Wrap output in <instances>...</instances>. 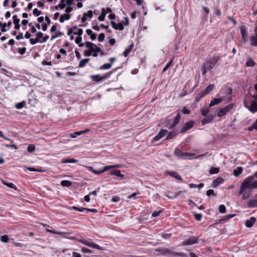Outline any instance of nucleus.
I'll return each mask as SVG.
<instances>
[{"label":"nucleus","instance_id":"nucleus-1","mask_svg":"<svg viewBox=\"0 0 257 257\" xmlns=\"http://www.w3.org/2000/svg\"><path fill=\"white\" fill-rule=\"evenodd\" d=\"M250 179H251V178H246L241 183L238 191L239 195L243 194L246 189H257V180L250 184L249 181Z\"/></svg>","mask_w":257,"mask_h":257},{"label":"nucleus","instance_id":"nucleus-2","mask_svg":"<svg viewBox=\"0 0 257 257\" xmlns=\"http://www.w3.org/2000/svg\"><path fill=\"white\" fill-rule=\"evenodd\" d=\"M218 57L214 56L203 63L201 65L202 75L205 74L207 71H209L212 69L218 62Z\"/></svg>","mask_w":257,"mask_h":257},{"label":"nucleus","instance_id":"nucleus-3","mask_svg":"<svg viewBox=\"0 0 257 257\" xmlns=\"http://www.w3.org/2000/svg\"><path fill=\"white\" fill-rule=\"evenodd\" d=\"M244 105L252 113H254L257 111V102L255 101H252L250 105H248L247 104L246 100H244Z\"/></svg>","mask_w":257,"mask_h":257},{"label":"nucleus","instance_id":"nucleus-4","mask_svg":"<svg viewBox=\"0 0 257 257\" xmlns=\"http://www.w3.org/2000/svg\"><path fill=\"white\" fill-rule=\"evenodd\" d=\"M78 241L85 245L89 246V247H91L92 248H95L97 249H99V250L102 249V247L98 245V244H95L93 242H89L85 239H80V240H79Z\"/></svg>","mask_w":257,"mask_h":257},{"label":"nucleus","instance_id":"nucleus-5","mask_svg":"<svg viewBox=\"0 0 257 257\" xmlns=\"http://www.w3.org/2000/svg\"><path fill=\"white\" fill-rule=\"evenodd\" d=\"M249 41L251 46L257 47V25L254 30V34L250 37Z\"/></svg>","mask_w":257,"mask_h":257},{"label":"nucleus","instance_id":"nucleus-6","mask_svg":"<svg viewBox=\"0 0 257 257\" xmlns=\"http://www.w3.org/2000/svg\"><path fill=\"white\" fill-rule=\"evenodd\" d=\"M240 34L243 42L245 43L248 40V35L247 33V29L245 26H241L240 27Z\"/></svg>","mask_w":257,"mask_h":257},{"label":"nucleus","instance_id":"nucleus-7","mask_svg":"<svg viewBox=\"0 0 257 257\" xmlns=\"http://www.w3.org/2000/svg\"><path fill=\"white\" fill-rule=\"evenodd\" d=\"M194 124V122L193 120H190L188 122H186L181 129L180 133H183L185 132L187 130L192 128Z\"/></svg>","mask_w":257,"mask_h":257},{"label":"nucleus","instance_id":"nucleus-8","mask_svg":"<svg viewBox=\"0 0 257 257\" xmlns=\"http://www.w3.org/2000/svg\"><path fill=\"white\" fill-rule=\"evenodd\" d=\"M198 238L195 236H192L188 239L183 241L182 245H190L197 243Z\"/></svg>","mask_w":257,"mask_h":257},{"label":"nucleus","instance_id":"nucleus-9","mask_svg":"<svg viewBox=\"0 0 257 257\" xmlns=\"http://www.w3.org/2000/svg\"><path fill=\"white\" fill-rule=\"evenodd\" d=\"M168 133V131L166 130L161 129L159 132V134L155 136L153 139V141H157L166 136Z\"/></svg>","mask_w":257,"mask_h":257},{"label":"nucleus","instance_id":"nucleus-10","mask_svg":"<svg viewBox=\"0 0 257 257\" xmlns=\"http://www.w3.org/2000/svg\"><path fill=\"white\" fill-rule=\"evenodd\" d=\"M174 155L178 157H187L194 155V154L189 153H183L178 148H176L174 150Z\"/></svg>","mask_w":257,"mask_h":257},{"label":"nucleus","instance_id":"nucleus-11","mask_svg":"<svg viewBox=\"0 0 257 257\" xmlns=\"http://www.w3.org/2000/svg\"><path fill=\"white\" fill-rule=\"evenodd\" d=\"M42 225L45 227L46 231L48 232H50L55 234H58L60 235H68V233L67 232H60V231H55L52 230H50L49 229L50 227V226L46 224H43L42 223Z\"/></svg>","mask_w":257,"mask_h":257},{"label":"nucleus","instance_id":"nucleus-12","mask_svg":"<svg viewBox=\"0 0 257 257\" xmlns=\"http://www.w3.org/2000/svg\"><path fill=\"white\" fill-rule=\"evenodd\" d=\"M123 22H122L120 23H116L114 21L110 22V24H111L112 27L115 30H118L119 31H122L123 30L124 27H123Z\"/></svg>","mask_w":257,"mask_h":257},{"label":"nucleus","instance_id":"nucleus-13","mask_svg":"<svg viewBox=\"0 0 257 257\" xmlns=\"http://www.w3.org/2000/svg\"><path fill=\"white\" fill-rule=\"evenodd\" d=\"M87 168L90 171L92 172L94 174L96 175H100L103 172L106 171L108 170V169H107L106 166L104 167L103 169L99 171H96L93 169L92 167H87Z\"/></svg>","mask_w":257,"mask_h":257},{"label":"nucleus","instance_id":"nucleus-14","mask_svg":"<svg viewBox=\"0 0 257 257\" xmlns=\"http://www.w3.org/2000/svg\"><path fill=\"white\" fill-rule=\"evenodd\" d=\"M256 219L254 217H251L250 218L249 220H247L245 221V225L247 227L249 228L251 227L253 224L255 222Z\"/></svg>","mask_w":257,"mask_h":257},{"label":"nucleus","instance_id":"nucleus-15","mask_svg":"<svg viewBox=\"0 0 257 257\" xmlns=\"http://www.w3.org/2000/svg\"><path fill=\"white\" fill-rule=\"evenodd\" d=\"M181 119V116L179 113H178L177 116L175 117L173 123L170 125L169 128L172 129L174 128L180 121Z\"/></svg>","mask_w":257,"mask_h":257},{"label":"nucleus","instance_id":"nucleus-16","mask_svg":"<svg viewBox=\"0 0 257 257\" xmlns=\"http://www.w3.org/2000/svg\"><path fill=\"white\" fill-rule=\"evenodd\" d=\"M13 23L15 24V28L16 30H19L20 28V25L19 24L20 20L18 19L17 15H14L13 17Z\"/></svg>","mask_w":257,"mask_h":257},{"label":"nucleus","instance_id":"nucleus-17","mask_svg":"<svg viewBox=\"0 0 257 257\" xmlns=\"http://www.w3.org/2000/svg\"><path fill=\"white\" fill-rule=\"evenodd\" d=\"M134 47V44H131L130 45L124 50L123 53V56L126 57L128 56V55L130 53V52L132 51L133 48Z\"/></svg>","mask_w":257,"mask_h":257},{"label":"nucleus","instance_id":"nucleus-18","mask_svg":"<svg viewBox=\"0 0 257 257\" xmlns=\"http://www.w3.org/2000/svg\"><path fill=\"white\" fill-rule=\"evenodd\" d=\"M222 101V99L221 98H214L213 100H212L209 103V106L212 107L215 105L218 104L221 102Z\"/></svg>","mask_w":257,"mask_h":257},{"label":"nucleus","instance_id":"nucleus-19","mask_svg":"<svg viewBox=\"0 0 257 257\" xmlns=\"http://www.w3.org/2000/svg\"><path fill=\"white\" fill-rule=\"evenodd\" d=\"M247 206L249 208L257 207V199H251L248 201Z\"/></svg>","mask_w":257,"mask_h":257},{"label":"nucleus","instance_id":"nucleus-20","mask_svg":"<svg viewBox=\"0 0 257 257\" xmlns=\"http://www.w3.org/2000/svg\"><path fill=\"white\" fill-rule=\"evenodd\" d=\"M165 253L170 254L172 256H182L183 253L181 252H174L169 249H167L165 251Z\"/></svg>","mask_w":257,"mask_h":257},{"label":"nucleus","instance_id":"nucleus-21","mask_svg":"<svg viewBox=\"0 0 257 257\" xmlns=\"http://www.w3.org/2000/svg\"><path fill=\"white\" fill-rule=\"evenodd\" d=\"M224 182V179L221 177H218L216 179H215L213 182L212 185L213 187H216L219 184L222 183Z\"/></svg>","mask_w":257,"mask_h":257},{"label":"nucleus","instance_id":"nucleus-22","mask_svg":"<svg viewBox=\"0 0 257 257\" xmlns=\"http://www.w3.org/2000/svg\"><path fill=\"white\" fill-rule=\"evenodd\" d=\"M168 174L170 175V176L175 178L176 179L179 181H182V177L178 174V173L174 171H170L168 172Z\"/></svg>","mask_w":257,"mask_h":257},{"label":"nucleus","instance_id":"nucleus-23","mask_svg":"<svg viewBox=\"0 0 257 257\" xmlns=\"http://www.w3.org/2000/svg\"><path fill=\"white\" fill-rule=\"evenodd\" d=\"M70 19V15L64 14L62 15L59 19V22L61 23H63L65 20H69Z\"/></svg>","mask_w":257,"mask_h":257},{"label":"nucleus","instance_id":"nucleus-24","mask_svg":"<svg viewBox=\"0 0 257 257\" xmlns=\"http://www.w3.org/2000/svg\"><path fill=\"white\" fill-rule=\"evenodd\" d=\"M110 174L111 175H115L116 176H117V177H119L120 178L124 177V175L121 174L120 170H115L110 171Z\"/></svg>","mask_w":257,"mask_h":257},{"label":"nucleus","instance_id":"nucleus-25","mask_svg":"<svg viewBox=\"0 0 257 257\" xmlns=\"http://www.w3.org/2000/svg\"><path fill=\"white\" fill-rule=\"evenodd\" d=\"M99 77H100L99 75H92L91 76V78L93 80V81H94L96 82H99V81L104 80L106 78V76L102 77L100 78Z\"/></svg>","mask_w":257,"mask_h":257},{"label":"nucleus","instance_id":"nucleus-26","mask_svg":"<svg viewBox=\"0 0 257 257\" xmlns=\"http://www.w3.org/2000/svg\"><path fill=\"white\" fill-rule=\"evenodd\" d=\"M12 25L11 22H9L7 24L6 23H0V28L2 27L1 32L3 33L6 32L7 30L6 29L7 26H10Z\"/></svg>","mask_w":257,"mask_h":257},{"label":"nucleus","instance_id":"nucleus-27","mask_svg":"<svg viewBox=\"0 0 257 257\" xmlns=\"http://www.w3.org/2000/svg\"><path fill=\"white\" fill-rule=\"evenodd\" d=\"M66 7L65 0H61L60 3L55 7V9L57 10L58 9L63 10Z\"/></svg>","mask_w":257,"mask_h":257},{"label":"nucleus","instance_id":"nucleus-28","mask_svg":"<svg viewBox=\"0 0 257 257\" xmlns=\"http://www.w3.org/2000/svg\"><path fill=\"white\" fill-rule=\"evenodd\" d=\"M243 171L242 168L241 167H237L235 170L233 171V175L235 177L238 176L240 174L242 173Z\"/></svg>","mask_w":257,"mask_h":257},{"label":"nucleus","instance_id":"nucleus-29","mask_svg":"<svg viewBox=\"0 0 257 257\" xmlns=\"http://www.w3.org/2000/svg\"><path fill=\"white\" fill-rule=\"evenodd\" d=\"M210 111V109L208 107H203L201 109V113L203 116H206Z\"/></svg>","mask_w":257,"mask_h":257},{"label":"nucleus","instance_id":"nucleus-30","mask_svg":"<svg viewBox=\"0 0 257 257\" xmlns=\"http://www.w3.org/2000/svg\"><path fill=\"white\" fill-rule=\"evenodd\" d=\"M86 34L88 36H90V39L92 40H94L96 39V34L95 33H93V32L91 30L87 29L86 31Z\"/></svg>","mask_w":257,"mask_h":257},{"label":"nucleus","instance_id":"nucleus-31","mask_svg":"<svg viewBox=\"0 0 257 257\" xmlns=\"http://www.w3.org/2000/svg\"><path fill=\"white\" fill-rule=\"evenodd\" d=\"M89 58H85L82 59L80 60L79 63V67L82 68L85 66V65L89 62Z\"/></svg>","mask_w":257,"mask_h":257},{"label":"nucleus","instance_id":"nucleus-32","mask_svg":"<svg viewBox=\"0 0 257 257\" xmlns=\"http://www.w3.org/2000/svg\"><path fill=\"white\" fill-rule=\"evenodd\" d=\"M106 12L104 8H103L101 11L100 15L98 17V20L99 21H103L104 20L105 17L106 16Z\"/></svg>","mask_w":257,"mask_h":257},{"label":"nucleus","instance_id":"nucleus-33","mask_svg":"<svg viewBox=\"0 0 257 257\" xmlns=\"http://www.w3.org/2000/svg\"><path fill=\"white\" fill-rule=\"evenodd\" d=\"M214 87V84H209L206 88L205 91L203 92L204 93H205V95H206L207 94L210 93L213 90Z\"/></svg>","mask_w":257,"mask_h":257},{"label":"nucleus","instance_id":"nucleus-34","mask_svg":"<svg viewBox=\"0 0 257 257\" xmlns=\"http://www.w3.org/2000/svg\"><path fill=\"white\" fill-rule=\"evenodd\" d=\"M205 95V93H204L202 92H200L199 94H198L195 98V100L196 102H199L201 98H202Z\"/></svg>","mask_w":257,"mask_h":257},{"label":"nucleus","instance_id":"nucleus-35","mask_svg":"<svg viewBox=\"0 0 257 257\" xmlns=\"http://www.w3.org/2000/svg\"><path fill=\"white\" fill-rule=\"evenodd\" d=\"M177 135V133L175 132H170L167 135L166 140H170L171 139H174L176 137Z\"/></svg>","mask_w":257,"mask_h":257},{"label":"nucleus","instance_id":"nucleus-36","mask_svg":"<svg viewBox=\"0 0 257 257\" xmlns=\"http://www.w3.org/2000/svg\"><path fill=\"white\" fill-rule=\"evenodd\" d=\"M227 113L226 109H225L224 107L221 109H220L217 113V116L219 117H221L225 114Z\"/></svg>","mask_w":257,"mask_h":257},{"label":"nucleus","instance_id":"nucleus-37","mask_svg":"<svg viewBox=\"0 0 257 257\" xmlns=\"http://www.w3.org/2000/svg\"><path fill=\"white\" fill-rule=\"evenodd\" d=\"M212 120V118L211 116H208L207 118H204L202 120L201 123L203 125L205 124L208 123L210 122Z\"/></svg>","mask_w":257,"mask_h":257},{"label":"nucleus","instance_id":"nucleus-38","mask_svg":"<svg viewBox=\"0 0 257 257\" xmlns=\"http://www.w3.org/2000/svg\"><path fill=\"white\" fill-rule=\"evenodd\" d=\"M85 46L87 47V48H89V49L92 51V52H94V50L93 49V45H94V44L91 43V42H86L85 43Z\"/></svg>","mask_w":257,"mask_h":257},{"label":"nucleus","instance_id":"nucleus-39","mask_svg":"<svg viewBox=\"0 0 257 257\" xmlns=\"http://www.w3.org/2000/svg\"><path fill=\"white\" fill-rule=\"evenodd\" d=\"M61 185L64 187H70L72 183L68 180H63L61 182Z\"/></svg>","mask_w":257,"mask_h":257},{"label":"nucleus","instance_id":"nucleus-40","mask_svg":"<svg viewBox=\"0 0 257 257\" xmlns=\"http://www.w3.org/2000/svg\"><path fill=\"white\" fill-rule=\"evenodd\" d=\"M253 130H257V119L255 120L254 123L250 127L247 128V130L249 132L252 131Z\"/></svg>","mask_w":257,"mask_h":257},{"label":"nucleus","instance_id":"nucleus-41","mask_svg":"<svg viewBox=\"0 0 257 257\" xmlns=\"http://www.w3.org/2000/svg\"><path fill=\"white\" fill-rule=\"evenodd\" d=\"M204 186L203 183H200L199 184H194L193 183H191L189 184V187L190 188H196L197 187L198 188H202Z\"/></svg>","mask_w":257,"mask_h":257},{"label":"nucleus","instance_id":"nucleus-42","mask_svg":"<svg viewBox=\"0 0 257 257\" xmlns=\"http://www.w3.org/2000/svg\"><path fill=\"white\" fill-rule=\"evenodd\" d=\"M219 171V168L212 167L209 170V173L211 174H217Z\"/></svg>","mask_w":257,"mask_h":257},{"label":"nucleus","instance_id":"nucleus-43","mask_svg":"<svg viewBox=\"0 0 257 257\" xmlns=\"http://www.w3.org/2000/svg\"><path fill=\"white\" fill-rule=\"evenodd\" d=\"M255 65V63L251 59H248L246 62V65L247 67H253Z\"/></svg>","mask_w":257,"mask_h":257},{"label":"nucleus","instance_id":"nucleus-44","mask_svg":"<svg viewBox=\"0 0 257 257\" xmlns=\"http://www.w3.org/2000/svg\"><path fill=\"white\" fill-rule=\"evenodd\" d=\"M82 134H83V132H81V131L75 132L71 134L70 136L72 138H76L77 136H79Z\"/></svg>","mask_w":257,"mask_h":257},{"label":"nucleus","instance_id":"nucleus-45","mask_svg":"<svg viewBox=\"0 0 257 257\" xmlns=\"http://www.w3.org/2000/svg\"><path fill=\"white\" fill-rule=\"evenodd\" d=\"M82 41L81 37H77L76 38L75 42L76 44H78L79 47H82L83 46V44L81 43Z\"/></svg>","mask_w":257,"mask_h":257},{"label":"nucleus","instance_id":"nucleus-46","mask_svg":"<svg viewBox=\"0 0 257 257\" xmlns=\"http://www.w3.org/2000/svg\"><path fill=\"white\" fill-rule=\"evenodd\" d=\"M173 60L172 59L171 60H170L167 64L164 67V68H163V70H162V72L163 73H164L166 71H167V70L171 66V65H172V63H173Z\"/></svg>","mask_w":257,"mask_h":257},{"label":"nucleus","instance_id":"nucleus-47","mask_svg":"<svg viewBox=\"0 0 257 257\" xmlns=\"http://www.w3.org/2000/svg\"><path fill=\"white\" fill-rule=\"evenodd\" d=\"M25 104H26V103L25 101L19 102L16 104L15 107L17 109H21L24 107V106L25 105Z\"/></svg>","mask_w":257,"mask_h":257},{"label":"nucleus","instance_id":"nucleus-48","mask_svg":"<svg viewBox=\"0 0 257 257\" xmlns=\"http://www.w3.org/2000/svg\"><path fill=\"white\" fill-rule=\"evenodd\" d=\"M219 212L220 213H224L226 212V207L224 205H220L219 206Z\"/></svg>","mask_w":257,"mask_h":257},{"label":"nucleus","instance_id":"nucleus-49","mask_svg":"<svg viewBox=\"0 0 257 257\" xmlns=\"http://www.w3.org/2000/svg\"><path fill=\"white\" fill-rule=\"evenodd\" d=\"M111 67V63H106L100 67L101 69H109Z\"/></svg>","mask_w":257,"mask_h":257},{"label":"nucleus","instance_id":"nucleus-50","mask_svg":"<svg viewBox=\"0 0 257 257\" xmlns=\"http://www.w3.org/2000/svg\"><path fill=\"white\" fill-rule=\"evenodd\" d=\"M9 238L7 235H2L1 237V240L3 242H7L9 241Z\"/></svg>","mask_w":257,"mask_h":257},{"label":"nucleus","instance_id":"nucleus-51","mask_svg":"<svg viewBox=\"0 0 257 257\" xmlns=\"http://www.w3.org/2000/svg\"><path fill=\"white\" fill-rule=\"evenodd\" d=\"M30 43L31 45H35L37 43H41V41L38 40V39H30Z\"/></svg>","mask_w":257,"mask_h":257},{"label":"nucleus","instance_id":"nucleus-52","mask_svg":"<svg viewBox=\"0 0 257 257\" xmlns=\"http://www.w3.org/2000/svg\"><path fill=\"white\" fill-rule=\"evenodd\" d=\"M105 38V35L104 33H100L98 37V41L99 42H102L104 41Z\"/></svg>","mask_w":257,"mask_h":257},{"label":"nucleus","instance_id":"nucleus-53","mask_svg":"<svg viewBox=\"0 0 257 257\" xmlns=\"http://www.w3.org/2000/svg\"><path fill=\"white\" fill-rule=\"evenodd\" d=\"M195 218L197 221H200L202 218V214L200 213H194Z\"/></svg>","mask_w":257,"mask_h":257},{"label":"nucleus","instance_id":"nucleus-54","mask_svg":"<svg viewBox=\"0 0 257 257\" xmlns=\"http://www.w3.org/2000/svg\"><path fill=\"white\" fill-rule=\"evenodd\" d=\"M63 35L62 33L60 31H58L55 35L52 36L51 38V40H53V39L61 37Z\"/></svg>","mask_w":257,"mask_h":257},{"label":"nucleus","instance_id":"nucleus-55","mask_svg":"<svg viewBox=\"0 0 257 257\" xmlns=\"http://www.w3.org/2000/svg\"><path fill=\"white\" fill-rule=\"evenodd\" d=\"M206 195L207 196H210V195H213L215 196H216V195L215 194V193L214 192V190H212V189L207 190L206 192Z\"/></svg>","mask_w":257,"mask_h":257},{"label":"nucleus","instance_id":"nucleus-56","mask_svg":"<svg viewBox=\"0 0 257 257\" xmlns=\"http://www.w3.org/2000/svg\"><path fill=\"white\" fill-rule=\"evenodd\" d=\"M121 167V165H110V166H106L107 169H108V170H109L111 169L120 168Z\"/></svg>","mask_w":257,"mask_h":257},{"label":"nucleus","instance_id":"nucleus-57","mask_svg":"<svg viewBox=\"0 0 257 257\" xmlns=\"http://www.w3.org/2000/svg\"><path fill=\"white\" fill-rule=\"evenodd\" d=\"M72 209H73V210H78L79 211V212H83L84 211H86V208H78L76 206H73L72 207Z\"/></svg>","mask_w":257,"mask_h":257},{"label":"nucleus","instance_id":"nucleus-58","mask_svg":"<svg viewBox=\"0 0 257 257\" xmlns=\"http://www.w3.org/2000/svg\"><path fill=\"white\" fill-rule=\"evenodd\" d=\"M3 183L10 188H14L15 187L14 184L12 183H7L3 181Z\"/></svg>","mask_w":257,"mask_h":257},{"label":"nucleus","instance_id":"nucleus-59","mask_svg":"<svg viewBox=\"0 0 257 257\" xmlns=\"http://www.w3.org/2000/svg\"><path fill=\"white\" fill-rule=\"evenodd\" d=\"M83 34V30L82 29H79L77 32H74V35H77L78 37H81Z\"/></svg>","mask_w":257,"mask_h":257},{"label":"nucleus","instance_id":"nucleus-60","mask_svg":"<svg viewBox=\"0 0 257 257\" xmlns=\"http://www.w3.org/2000/svg\"><path fill=\"white\" fill-rule=\"evenodd\" d=\"M35 150V147L33 145H29L27 148V151L29 152H32Z\"/></svg>","mask_w":257,"mask_h":257},{"label":"nucleus","instance_id":"nucleus-61","mask_svg":"<svg viewBox=\"0 0 257 257\" xmlns=\"http://www.w3.org/2000/svg\"><path fill=\"white\" fill-rule=\"evenodd\" d=\"M26 51V48L25 47H23L22 48H19L18 50V52L19 54L23 55L25 53Z\"/></svg>","mask_w":257,"mask_h":257},{"label":"nucleus","instance_id":"nucleus-62","mask_svg":"<svg viewBox=\"0 0 257 257\" xmlns=\"http://www.w3.org/2000/svg\"><path fill=\"white\" fill-rule=\"evenodd\" d=\"M93 49L94 50L95 52L96 53H99L101 51V49L95 44H94L93 45Z\"/></svg>","mask_w":257,"mask_h":257},{"label":"nucleus","instance_id":"nucleus-63","mask_svg":"<svg viewBox=\"0 0 257 257\" xmlns=\"http://www.w3.org/2000/svg\"><path fill=\"white\" fill-rule=\"evenodd\" d=\"M233 107V104H229L228 105H227V106L224 107V108H225V109H226V110L228 112L229 111V110H230L231 109H232Z\"/></svg>","mask_w":257,"mask_h":257},{"label":"nucleus","instance_id":"nucleus-64","mask_svg":"<svg viewBox=\"0 0 257 257\" xmlns=\"http://www.w3.org/2000/svg\"><path fill=\"white\" fill-rule=\"evenodd\" d=\"M250 193H246L245 192L242 194V198L243 200H246L250 196Z\"/></svg>","mask_w":257,"mask_h":257}]
</instances>
